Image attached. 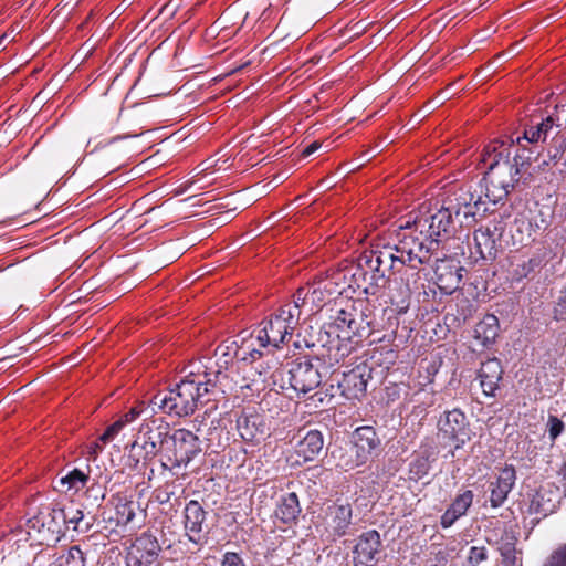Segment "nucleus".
I'll list each match as a JSON object with an SVG mask.
<instances>
[{
	"instance_id": "23",
	"label": "nucleus",
	"mask_w": 566,
	"mask_h": 566,
	"mask_svg": "<svg viewBox=\"0 0 566 566\" xmlns=\"http://www.w3.org/2000/svg\"><path fill=\"white\" fill-rule=\"evenodd\" d=\"M381 547L380 535L376 530L360 534L353 548L354 566H375Z\"/></svg>"
},
{
	"instance_id": "54",
	"label": "nucleus",
	"mask_w": 566,
	"mask_h": 566,
	"mask_svg": "<svg viewBox=\"0 0 566 566\" xmlns=\"http://www.w3.org/2000/svg\"><path fill=\"white\" fill-rule=\"evenodd\" d=\"M379 145L380 144H376V147L374 148H369L368 150H366L365 153H363L359 157H358V164H357V167H360L363 166L364 164H366L367 161L370 160L371 157H374L376 154L380 153L381 149H379Z\"/></svg>"
},
{
	"instance_id": "63",
	"label": "nucleus",
	"mask_w": 566,
	"mask_h": 566,
	"mask_svg": "<svg viewBox=\"0 0 566 566\" xmlns=\"http://www.w3.org/2000/svg\"><path fill=\"white\" fill-rule=\"evenodd\" d=\"M6 39H7V35H6V34H4V35H2V36L0 38V45L2 44V42H3Z\"/></svg>"
},
{
	"instance_id": "17",
	"label": "nucleus",
	"mask_w": 566,
	"mask_h": 566,
	"mask_svg": "<svg viewBox=\"0 0 566 566\" xmlns=\"http://www.w3.org/2000/svg\"><path fill=\"white\" fill-rule=\"evenodd\" d=\"M386 287L390 306L382 310L384 316H386L388 321L387 326L382 325V328L390 329L391 333L395 334L399 324L397 315L407 313L410 306L412 291L395 274L394 277H388Z\"/></svg>"
},
{
	"instance_id": "31",
	"label": "nucleus",
	"mask_w": 566,
	"mask_h": 566,
	"mask_svg": "<svg viewBox=\"0 0 566 566\" xmlns=\"http://www.w3.org/2000/svg\"><path fill=\"white\" fill-rule=\"evenodd\" d=\"M298 496L295 492H287L280 495L276 501L274 515L284 524L295 523L301 514Z\"/></svg>"
},
{
	"instance_id": "44",
	"label": "nucleus",
	"mask_w": 566,
	"mask_h": 566,
	"mask_svg": "<svg viewBox=\"0 0 566 566\" xmlns=\"http://www.w3.org/2000/svg\"><path fill=\"white\" fill-rule=\"evenodd\" d=\"M431 469L429 457H417L415 460L411 461L409 465V472L411 475V479L413 480H421L424 478Z\"/></svg>"
},
{
	"instance_id": "50",
	"label": "nucleus",
	"mask_w": 566,
	"mask_h": 566,
	"mask_svg": "<svg viewBox=\"0 0 566 566\" xmlns=\"http://www.w3.org/2000/svg\"><path fill=\"white\" fill-rule=\"evenodd\" d=\"M546 426L548 437L552 441H555L565 430L564 422L557 416L553 415L548 416Z\"/></svg>"
},
{
	"instance_id": "42",
	"label": "nucleus",
	"mask_w": 566,
	"mask_h": 566,
	"mask_svg": "<svg viewBox=\"0 0 566 566\" xmlns=\"http://www.w3.org/2000/svg\"><path fill=\"white\" fill-rule=\"evenodd\" d=\"M307 305V291H305L304 289H298L296 294L294 295L293 302L285 304L280 310L283 312L284 315H287L289 311L295 314V322L298 324L302 314V307H305Z\"/></svg>"
},
{
	"instance_id": "35",
	"label": "nucleus",
	"mask_w": 566,
	"mask_h": 566,
	"mask_svg": "<svg viewBox=\"0 0 566 566\" xmlns=\"http://www.w3.org/2000/svg\"><path fill=\"white\" fill-rule=\"evenodd\" d=\"M90 481V476L81 471L80 469H73L69 471L65 475L60 476L54 480V489L59 492L66 493L69 491L78 492L83 489L87 482Z\"/></svg>"
},
{
	"instance_id": "21",
	"label": "nucleus",
	"mask_w": 566,
	"mask_h": 566,
	"mask_svg": "<svg viewBox=\"0 0 566 566\" xmlns=\"http://www.w3.org/2000/svg\"><path fill=\"white\" fill-rule=\"evenodd\" d=\"M433 268L436 284L442 294L450 295L462 282L464 268L452 258H438L430 264Z\"/></svg>"
},
{
	"instance_id": "1",
	"label": "nucleus",
	"mask_w": 566,
	"mask_h": 566,
	"mask_svg": "<svg viewBox=\"0 0 566 566\" xmlns=\"http://www.w3.org/2000/svg\"><path fill=\"white\" fill-rule=\"evenodd\" d=\"M410 213L390 235L382 250L391 256L394 264H431L440 245L450 239L457 226H470L476 216L489 211L482 196L470 191L459 193L448 206L430 207Z\"/></svg>"
},
{
	"instance_id": "3",
	"label": "nucleus",
	"mask_w": 566,
	"mask_h": 566,
	"mask_svg": "<svg viewBox=\"0 0 566 566\" xmlns=\"http://www.w3.org/2000/svg\"><path fill=\"white\" fill-rule=\"evenodd\" d=\"M379 324L367 318L363 312L350 308L336 311L331 322L318 331L317 343L328 353L329 360L339 363L354 350L363 339L378 329Z\"/></svg>"
},
{
	"instance_id": "24",
	"label": "nucleus",
	"mask_w": 566,
	"mask_h": 566,
	"mask_svg": "<svg viewBox=\"0 0 566 566\" xmlns=\"http://www.w3.org/2000/svg\"><path fill=\"white\" fill-rule=\"evenodd\" d=\"M516 482V471L512 464H506L500 470L495 480L488 484L486 493L489 496L485 504L489 503L492 509H500L504 505L509 494L513 490Z\"/></svg>"
},
{
	"instance_id": "41",
	"label": "nucleus",
	"mask_w": 566,
	"mask_h": 566,
	"mask_svg": "<svg viewBox=\"0 0 566 566\" xmlns=\"http://www.w3.org/2000/svg\"><path fill=\"white\" fill-rule=\"evenodd\" d=\"M85 553L77 545L62 551L53 562V566H85Z\"/></svg>"
},
{
	"instance_id": "37",
	"label": "nucleus",
	"mask_w": 566,
	"mask_h": 566,
	"mask_svg": "<svg viewBox=\"0 0 566 566\" xmlns=\"http://www.w3.org/2000/svg\"><path fill=\"white\" fill-rule=\"evenodd\" d=\"M148 410L142 408L139 406L130 408L126 413H124L119 419H117L113 424H111L105 432L101 436V441L104 443L111 441L116 434H118L124 427L137 420L143 413H146Z\"/></svg>"
},
{
	"instance_id": "40",
	"label": "nucleus",
	"mask_w": 566,
	"mask_h": 566,
	"mask_svg": "<svg viewBox=\"0 0 566 566\" xmlns=\"http://www.w3.org/2000/svg\"><path fill=\"white\" fill-rule=\"evenodd\" d=\"M401 269L392 270L394 274L397 275L406 286H408L412 292L418 289V285L421 280V269L422 264H400Z\"/></svg>"
},
{
	"instance_id": "59",
	"label": "nucleus",
	"mask_w": 566,
	"mask_h": 566,
	"mask_svg": "<svg viewBox=\"0 0 566 566\" xmlns=\"http://www.w3.org/2000/svg\"><path fill=\"white\" fill-rule=\"evenodd\" d=\"M217 155H221L220 157H218L216 160H213L212 165L214 164H218L219 161H223V163H227L230 158V156H228V153L224 151V148H221ZM211 166V164L209 165Z\"/></svg>"
},
{
	"instance_id": "47",
	"label": "nucleus",
	"mask_w": 566,
	"mask_h": 566,
	"mask_svg": "<svg viewBox=\"0 0 566 566\" xmlns=\"http://www.w3.org/2000/svg\"><path fill=\"white\" fill-rule=\"evenodd\" d=\"M488 559V551L484 546H471L462 566H479Z\"/></svg>"
},
{
	"instance_id": "19",
	"label": "nucleus",
	"mask_w": 566,
	"mask_h": 566,
	"mask_svg": "<svg viewBox=\"0 0 566 566\" xmlns=\"http://www.w3.org/2000/svg\"><path fill=\"white\" fill-rule=\"evenodd\" d=\"M160 552L158 538L150 532H144L129 547L126 566H158Z\"/></svg>"
},
{
	"instance_id": "20",
	"label": "nucleus",
	"mask_w": 566,
	"mask_h": 566,
	"mask_svg": "<svg viewBox=\"0 0 566 566\" xmlns=\"http://www.w3.org/2000/svg\"><path fill=\"white\" fill-rule=\"evenodd\" d=\"M439 431L454 443L455 449L462 448L471 439L468 418L458 408L444 411L438 421Z\"/></svg>"
},
{
	"instance_id": "36",
	"label": "nucleus",
	"mask_w": 566,
	"mask_h": 566,
	"mask_svg": "<svg viewBox=\"0 0 566 566\" xmlns=\"http://www.w3.org/2000/svg\"><path fill=\"white\" fill-rule=\"evenodd\" d=\"M128 450L127 465L129 469L140 471L155 460V453H145L144 443L136 438L130 444L126 447Z\"/></svg>"
},
{
	"instance_id": "60",
	"label": "nucleus",
	"mask_w": 566,
	"mask_h": 566,
	"mask_svg": "<svg viewBox=\"0 0 566 566\" xmlns=\"http://www.w3.org/2000/svg\"><path fill=\"white\" fill-rule=\"evenodd\" d=\"M565 150H566V144H559V147L555 148L554 155L553 156L548 155V157L552 159H555L560 151H562V154H564Z\"/></svg>"
},
{
	"instance_id": "14",
	"label": "nucleus",
	"mask_w": 566,
	"mask_h": 566,
	"mask_svg": "<svg viewBox=\"0 0 566 566\" xmlns=\"http://www.w3.org/2000/svg\"><path fill=\"white\" fill-rule=\"evenodd\" d=\"M114 510L103 513V520L114 527L126 528L130 525H140L146 517V509L136 501L132 494L116 493L111 499Z\"/></svg>"
},
{
	"instance_id": "53",
	"label": "nucleus",
	"mask_w": 566,
	"mask_h": 566,
	"mask_svg": "<svg viewBox=\"0 0 566 566\" xmlns=\"http://www.w3.org/2000/svg\"><path fill=\"white\" fill-rule=\"evenodd\" d=\"M221 566H247L244 559L234 552H227L221 560Z\"/></svg>"
},
{
	"instance_id": "18",
	"label": "nucleus",
	"mask_w": 566,
	"mask_h": 566,
	"mask_svg": "<svg viewBox=\"0 0 566 566\" xmlns=\"http://www.w3.org/2000/svg\"><path fill=\"white\" fill-rule=\"evenodd\" d=\"M373 368L366 363H359L349 370H344L337 379V389L346 399H360L367 391V385L373 378Z\"/></svg>"
},
{
	"instance_id": "9",
	"label": "nucleus",
	"mask_w": 566,
	"mask_h": 566,
	"mask_svg": "<svg viewBox=\"0 0 566 566\" xmlns=\"http://www.w3.org/2000/svg\"><path fill=\"white\" fill-rule=\"evenodd\" d=\"M255 353L248 345L239 346L238 340H227L219 345L214 350L216 361L214 368H209L205 373H210L214 391L226 392L229 388L228 370L233 366L234 359L245 361L247 355L251 356Z\"/></svg>"
},
{
	"instance_id": "58",
	"label": "nucleus",
	"mask_w": 566,
	"mask_h": 566,
	"mask_svg": "<svg viewBox=\"0 0 566 566\" xmlns=\"http://www.w3.org/2000/svg\"><path fill=\"white\" fill-rule=\"evenodd\" d=\"M323 144H310L305 149L302 150V157H308L314 154Z\"/></svg>"
},
{
	"instance_id": "16",
	"label": "nucleus",
	"mask_w": 566,
	"mask_h": 566,
	"mask_svg": "<svg viewBox=\"0 0 566 566\" xmlns=\"http://www.w3.org/2000/svg\"><path fill=\"white\" fill-rule=\"evenodd\" d=\"M321 518L327 539L336 541L349 534L353 525V507L348 502L337 500L325 506Z\"/></svg>"
},
{
	"instance_id": "43",
	"label": "nucleus",
	"mask_w": 566,
	"mask_h": 566,
	"mask_svg": "<svg viewBox=\"0 0 566 566\" xmlns=\"http://www.w3.org/2000/svg\"><path fill=\"white\" fill-rule=\"evenodd\" d=\"M517 537L512 530H504L500 539L496 542L500 555L517 553L516 551Z\"/></svg>"
},
{
	"instance_id": "13",
	"label": "nucleus",
	"mask_w": 566,
	"mask_h": 566,
	"mask_svg": "<svg viewBox=\"0 0 566 566\" xmlns=\"http://www.w3.org/2000/svg\"><path fill=\"white\" fill-rule=\"evenodd\" d=\"M169 423L163 417L149 416L145 418L138 429L137 438L144 443L145 453H155L159 457V465L166 458L171 437Z\"/></svg>"
},
{
	"instance_id": "64",
	"label": "nucleus",
	"mask_w": 566,
	"mask_h": 566,
	"mask_svg": "<svg viewBox=\"0 0 566 566\" xmlns=\"http://www.w3.org/2000/svg\"><path fill=\"white\" fill-rule=\"evenodd\" d=\"M431 566H443V565H440V564H433V565H431Z\"/></svg>"
},
{
	"instance_id": "27",
	"label": "nucleus",
	"mask_w": 566,
	"mask_h": 566,
	"mask_svg": "<svg viewBox=\"0 0 566 566\" xmlns=\"http://www.w3.org/2000/svg\"><path fill=\"white\" fill-rule=\"evenodd\" d=\"M251 366L248 371V375L244 377V380H249L245 385L241 387H247L252 389L253 387L256 390H260L261 387L264 388L266 382L273 378L274 373L279 368V361L273 356V352L269 354L268 357L256 358L254 361H248Z\"/></svg>"
},
{
	"instance_id": "48",
	"label": "nucleus",
	"mask_w": 566,
	"mask_h": 566,
	"mask_svg": "<svg viewBox=\"0 0 566 566\" xmlns=\"http://www.w3.org/2000/svg\"><path fill=\"white\" fill-rule=\"evenodd\" d=\"M542 566H566V544L554 548Z\"/></svg>"
},
{
	"instance_id": "25",
	"label": "nucleus",
	"mask_w": 566,
	"mask_h": 566,
	"mask_svg": "<svg viewBox=\"0 0 566 566\" xmlns=\"http://www.w3.org/2000/svg\"><path fill=\"white\" fill-rule=\"evenodd\" d=\"M237 430L244 441L254 443L270 436L265 417L258 412H242L237 419Z\"/></svg>"
},
{
	"instance_id": "34",
	"label": "nucleus",
	"mask_w": 566,
	"mask_h": 566,
	"mask_svg": "<svg viewBox=\"0 0 566 566\" xmlns=\"http://www.w3.org/2000/svg\"><path fill=\"white\" fill-rule=\"evenodd\" d=\"M331 457L335 465L345 472L366 464L365 460L355 451L350 443L347 447L334 448Z\"/></svg>"
},
{
	"instance_id": "52",
	"label": "nucleus",
	"mask_w": 566,
	"mask_h": 566,
	"mask_svg": "<svg viewBox=\"0 0 566 566\" xmlns=\"http://www.w3.org/2000/svg\"><path fill=\"white\" fill-rule=\"evenodd\" d=\"M165 148L163 149H158L150 158L149 160L151 161L150 165H157V166H160L163 164H165V161L168 159V157L172 154L171 149H170V144H165Z\"/></svg>"
},
{
	"instance_id": "38",
	"label": "nucleus",
	"mask_w": 566,
	"mask_h": 566,
	"mask_svg": "<svg viewBox=\"0 0 566 566\" xmlns=\"http://www.w3.org/2000/svg\"><path fill=\"white\" fill-rule=\"evenodd\" d=\"M235 340L239 342V346L248 345L251 349L255 350L253 355H247L245 361H254L256 358L268 357L273 352L272 348L260 346V342L256 340V327L252 332H241Z\"/></svg>"
},
{
	"instance_id": "6",
	"label": "nucleus",
	"mask_w": 566,
	"mask_h": 566,
	"mask_svg": "<svg viewBox=\"0 0 566 566\" xmlns=\"http://www.w3.org/2000/svg\"><path fill=\"white\" fill-rule=\"evenodd\" d=\"M388 251H373L365 255L352 275L357 289L366 296H376L386 287L388 273L397 266Z\"/></svg>"
},
{
	"instance_id": "22",
	"label": "nucleus",
	"mask_w": 566,
	"mask_h": 566,
	"mask_svg": "<svg viewBox=\"0 0 566 566\" xmlns=\"http://www.w3.org/2000/svg\"><path fill=\"white\" fill-rule=\"evenodd\" d=\"M207 511L196 501H189L184 509V527L188 539L195 544L206 541L210 532L207 523Z\"/></svg>"
},
{
	"instance_id": "45",
	"label": "nucleus",
	"mask_w": 566,
	"mask_h": 566,
	"mask_svg": "<svg viewBox=\"0 0 566 566\" xmlns=\"http://www.w3.org/2000/svg\"><path fill=\"white\" fill-rule=\"evenodd\" d=\"M542 259L538 256H534L528 259L527 261H523L517 264L514 269V277L516 280H522L527 277L531 273H533L536 269L541 268Z\"/></svg>"
},
{
	"instance_id": "62",
	"label": "nucleus",
	"mask_w": 566,
	"mask_h": 566,
	"mask_svg": "<svg viewBox=\"0 0 566 566\" xmlns=\"http://www.w3.org/2000/svg\"><path fill=\"white\" fill-rule=\"evenodd\" d=\"M154 474H155V470L150 469L149 474L147 476L148 481H150L153 479Z\"/></svg>"
},
{
	"instance_id": "56",
	"label": "nucleus",
	"mask_w": 566,
	"mask_h": 566,
	"mask_svg": "<svg viewBox=\"0 0 566 566\" xmlns=\"http://www.w3.org/2000/svg\"><path fill=\"white\" fill-rule=\"evenodd\" d=\"M335 369H334V374L329 375L331 377V384L328 385V387L324 390V392H328V394H333V398L336 396L337 392H339V390L337 389V379H339L338 375L335 374Z\"/></svg>"
},
{
	"instance_id": "5",
	"label": "nucleus",
	"mask_w": 566,
	"mask_h": 566,
	"mask_svg": "<svg viewBox=\"0 0 566 566\" xmlns=\"http://www.w3.org/2000/svg\"><path fill=\"white\" fill-rule=\"evenodd\" d=\"M337 364L329 360L328 353L314 357H302L289 364L287 377L289 388L297 397H304L316 389L327 376L334 374V366Z\"/></svg>"
},
{
	"instance_id": "33",
	"label": "nucleus",
	"mask_w": 566,
	"mask_h": 566,
	"mask_svg": "<svg viewBox=\"0 0 566 566\" xmlns=\"http://www.w3.org/2000/svg\"><path fill=\"white\" fill-rule=\"evenodd\" d=\"M499 331V318L494 314H486L475 325L474 337L483 347H489L495 342Z\"/></svg>"
},
{
	"instance_id": "2",
	"label": "nucleus",
	"mask_w": 566,
	"mask_h": 566,
	"mask_svg": "<svg viewBox=\"0 0 566 566\" xmlns=\"http://www.w3.org/2000/svg\"><path fill=\"white\" fill-rule=\"evenodd\" d=\"M532 145L534 147L523 145L516 148L513 156L511 151L505 153L506 149L501 151L493 149L495 154L481 184L485 198L482 200L485 201L486 207L488 203L496 205L506 199L522 178V174L533 163H536L537 167L548 164L546 157L539 151L541 144Z\"/></svg>"
},
{
	"instance_id": "30",
	"label": "nucleus",
	"mask_w": 566,
	"mask_h": 566,
	"mask_svg": "<svg viewBox=\"0 0 566 566\" xmlns=\"http://www.w3.org/2000/svg\"><path fill=\"white\" fill-rule=\"evenodd\" d=\"M474 494L471 490H465L458 494L449 507L440 517L442 528L451 527L460 517L464 516L473 503Z\"/></svg>"
},
{
	"instance_id": "49",
	"label": "nucleus",
	"mask_w": 566,
	"mask_h": 566,
	"mask_svg": "<svg viewBox=\"0 0 566 566\" xmlns=\"http://www.w3.org/2000/svg\"><path fill=\"white\" fill-rule=\"evenodd\" d=\"M174 494H175V492L171 489V486L169 484H165L159 488H156L153 491L151 501H154L160 505L168 504L170 502L171 497L174 496Z\"/></svg>"
},
{
	"instance_id": "55",
	"label": "nucleus",
	"mask_w": 566,
	"mask_h": 566,
	"mask_svg": "<svg viewBox=\"0 0 566 566\" xmlns=\"http://www.w3.org/2000/svg\"><path fill=\"white\" fill-rule=\"evenodd\" d=\"M312 399L317 400L323 405H328L333 399V394L324 392V390L316 391L312 397Z\"/></svg>"
},
{
	"instance_id": "39",
	"label": "nucleus",
	"mask_w": 566,
	"mask_h": 566,
	"mask_svg": "<svg viewBox=\"0 0 566 566\" xmlns=\"http://www.w3.org/2000/svg\"><path fill=\"white\" fill-rule=\"evenodd\" d=\"M106 489L103 484L97 482L91 483L84 493V502L82 503L81 509L93 510V512H96L104 501Z\"/></svg>"
},
{
	"instance_id": "15",
	"label": "nucleus",
	"mask_w": 566,
	"mask_h": 566,
	"mask_svg": "<svg viewBox=\"0 0 566 566\" xmlns=\"http://www.w3.org/2000/svg\"><path fill=\"white\" fill-rule=\"evenodd\" d=\"M503 232L502 221H493L476 229L473 232V247L470 248V256L475 261L495 260L501 249Z\"/></svg>"
},
{
	"instance_id": "11",
	"label": "nucleus",
	"mask_w": 566,
	"mask_h": 566,
	"mask_svg": "<svg viewBox=\"0 0 566 566\" xmlns=\"http://www.w3.org/2000/svg\"><path fill=\"white\" fill-rule=\"evenodd\" d=\"M553 216L554 210L551 206L534 202L515 217L512 231L520 234L517 240L521 243L525 240L535 241L551 226Z\"/></svg>"
},
{
	"instance_id": "51",
	"label": "nucleus",
	"mask_w": 566,
	"mask_h": 566,
	"mask_svg": "<svg viewBox=\"0 0 566 566\" xmlns=\"http://www.w3.org/2000/svg\"><path fill=\"white\" fill-rule=\"evenodd\" d=\"M308 304H311L310 311L314 308L318 310L325 304V293L321 287H315L312 291H307Z\"/></svg>"
},
{
	"instance_id": "8",
	"label": "nucleus",
	"mask_w": 566,
	"mask_h": 566,
	"mask_svg": "<svg viewBox=\"0 0 566 566\" xmlns=\"http://www.w3.org/2000/svg\"><path fill=\"white\" fill-rule=\"evenodd\" d=\"M560 499V489L554 483L543 484L527 493L521 504L524 525L533 530L542 520L557 511Z\"/></svg>"
},
{
	"instance_id": "46",
	"label": "nucleus",
	"mask_w": 566,
	"mask_h": 566,
	"mask_svg": "<svg viewBox=\"0 0 566 566\" xmlns=\"http://www.w3.org/2000/svg\"><path fill=\"white\" fill-rule=\"evenodd\" d=\"M146 134L149 135L148 136L149 138H154L159 142H166L170 138H172L176 142H187L188 139H191V140L198 139V137L195 136L193 134L186 135V133H184L181 130H177V132L172 133L171 135H166L163 133V129H154V130L146 132Z\"/></svg>"
},
{
	"instance_id": "10",
	"label": "nucleus",
	"mask_w": 566,
	"mask_h": 566,
	"mask_svg": "<svg viewBox=\"0 0 566 566\" xmlns=\"http://www.w3.org/2000/svg\"><path fill=\"white\" fill-rule=\"evenodd\" d=\"M565 126L566 106L556 105L554 111L546 116H533L522 136L516 137L515 142H547L548 139L555 140L558 137L565 142L566 137L560 135ZM511 142H514V139H511Z\"/></svg>"
},
{
	"instance_id": "28",
	"label": "nucleus",
	"mask_w": 566,
	"mask_h": 566,
	"mask_svg": "<svg viewBox=\"0 0 566 566\" xmlns=\"http://www.w3.org/2000/svg\"><path fill=\"white\" fill-rule=\"evenodd\" d=\"M65 513L66 531L72 530L77 534L88 533L96 522V512L77 507L72 503L65 505Z\"/></svg>"
},
{
	"instance_id": "12",
	"label": "nucleus",
	"mask_w": 566,
	"mask_h": 566,
	"mask_svg": "<svg viewBox=\"0 0 566 566\" xmlns=\"http://www.w3.org/2000/svg\"><path fill=\"white\" fill-rule=\"evenodd\" d=\"M297 325L295 314L289 311L287 315H284L283 312L279 310L277 313L258 325L256 340L260 342V346L274 350L286 343L287 337L291 338Z\"/></svg>"
},
{
	"instance_id": "57",
	"label": "nucleus",
	"mask_w": 566,
	"mask_h": 566,
	"mask_svg": "<svg viewBox=\"0 0 566 566\" xmlns=\"http://www.w3.org/2000/svg\"><path fill=\"white\" fill-rule=\"evenodd\" d=\"M517 553H511V554H503L501 555L502 558V566H517Z\"/></svg>"
},
{
	"instance_id": "4",
	"label": "nucleus",
	"mask_w": 566,
	"mask_h": 566,
	"mask_svg": "<svg viewBox=\"0 0 566 566\" xmlns=\"http://www.w3.org/2000/svg\"><path fill=\"white\" fill-rule=\"evenodd\" d=\"M210 385H212L210 373H205L202 376L189 375L175 388L155 395L150 400L151 412L160 410L177 417L191 415L199 405L210 401V395L216 392Z\"/></svg>"
},
{
	"instance_id": "32",
	"label": "nucleus",
	"mask_w": 566,
	"mask_h": 566,
	"mask_svg": "<svg viewBox=\"0 0 566 566\" xmlns=\"http://www.w3.org/2000/svg\"><path fill=\"white\" fill-rule=\"evenodd\" d=\"M323 447V433L319 430L313 429L307 431V433L298 441L295 452L303 462H310L321 453Z\"/></svg>"
},
{
	"instance_id": "29",
	"label": "nucleus",
	"mask_w": 566,
	"mask_h": 566,
	"mask_svg": "<svg viewBox=\"0 0 566 566\" xmlns=\"http://www.w3.org/2000/svg\"><path fill=\"white\" fill-rule=\"evenodd\" d=\"M502 365L497 358H490L482 363L479 370V379L482 391L485 396L493 397L502 379Z\"/></svg>"
},
{
	"instance_id": "7",
	"label": "nucleus",
	"mask_w": 566,
	"mask_h": 566,
	"mask_svg": "<svg viewBox=\"0 0 566 566\" xmlns=\"http://www.w3.org/2000/svg\"><path fill=\"white\" fill-rule=\"evenodd\" d=\"M161 471L171 476L184 475L189 463L202 452V442L192 431L179 428L172 430Z\"/></svg>"
},
{
	"instance_id": "26",
	"label": "nucleus",
	"mask_w": 566,
	"mask_h": 566,
	"mask_svg": "<svg viewBox=\"0 0 566 566\" xmlns=\"http://www.w3.org/2000/svg\"><path fill=\"white\" fill-rule=\"evenodd\" d=\"M349 443L366 463L381 451V439L371 426L356 428L352 433Z\"/></svg>"
},
{
	"instance_id": "61",
	"label": "nucleus",
	"mask_w": 566,
	"mask_h": 566,
	"mask_svg": "<svg viewBox=\"0 0 566 566\" xmlns=\"http://www.w3.org/2000/svg\"><path fill=\"white\" fill-rule=\"evenodd\" d=\"M145 133H135V134H129V135H126V136H123L122 138H134V137H138V136H142L144 135Z\"/></svg>"
}]
</instances>
